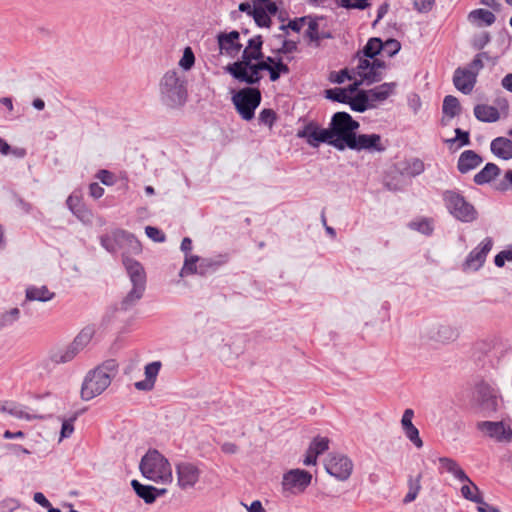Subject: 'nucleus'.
I'll use <instances>...</instances> for the list:
<instances>
[{"label":"nucleus","mask_w":512,"mask_h":512,"mask_svg":"<svg viewBox=\"0 0 512 512\" xmlns=\"http://www.w3.org/2000/svg\"><path fill=\"white\" fill-rule=\"evenodd\" d=\"M455 134H456V137L453 138V139H449L447 140V143H454L456 141H459V146L462 147V146H467L470 144V138H469V132L468 131H463L462 129L460 128H456L455 129Z\"/></svg>","instance_id":"nucleus-60"},{"label":"nucleus","mask_w":512,"mask_h":512,"mask_svg":"<svg viewBox=\"0 0 512 512\" xmlns=\"http://www.w3.org/2000/svg\"><path fill=\"white\" fill-rule=\"evenodd\" d=\"M338 6L345 9L365 10L370 7L369 0H336Z\"/></svg>","instance_id":"nucleus-50"},{"label":"nucleus","mask_w":512,"mask_h":512,"mask_svg":"<svg viewBox=\"0 0 512 512\" xmlns=\"http://www.w3.org/2000/svg\"><path fill=\"white\" fill-rule=\"evenodd\" d=\"M268 72L270 80L275 82L280 78L281 74H288L290 69L281 58H278L277 62L274 65H271Z\"/></svg>","instance_id":"nucleus-45"},{"label":"nucleus","mask_w":512,"mask_h":512,"mask_svg":"<svg viewBox=\"0 0 512 512\" xmlns=\"http://www.w3.org/2000/svg\"><path fill=\"white\" fill-rule=\"evenodd\" d=\"M474 115L477 120L493 123L499 120L500 113L497 108L490 105L478 104L474 107Z\"/></svg>","instance_id":"nucleus-28"},{"label":"nucleus","mask_w":512,"mask_h":512,"mask_svg":"<svg viewBox=\"0 0 512 512\" xmlns=\"http://www.w3.org/2000/svg\"><path fill=\"white\" fill-rule=\"evenodd\" d=\"M95 334L93 326L84 327L71 342L78 351H82L92 340Z\"/></svg>","instance_id":"nucleus-40"},{"label":"nucleus","mask_w":512,"mask_h":512,"mask_svg":"<svg viewBox=\"0 0 512 512\" xmlns=\"http://www.w3.org/2000/svg\"><path fill=\"white\" fill-rule=\"evenodd\" d=\"M120 235V250L122 251V256L124 255V253L125 255L129 256L128 254H139L141 252V243L132 233L122 230Z\"/></svg>","instance_id":"nucleus-26"},{"label":"nucleus","mask_w":512,"mask_h":512,"mask_svg":"<svg viewBox=\"0 0 512 512\" xmlns=\"http://www.w3.org/2000/svg\"><path fill=\"white\" fill-rule=\"evenodd\" d=\"M24 407L14 401H0V412L8 413L17 419L31 420L33 417L24 411Z\"/></svg>","instance_id":"nucleus-34"},{"label":"nucleus","mask_w":512,"mask_h":512,"mask_svg":"<svg viewBox=\"0 0 512 512\" xmlns=\"http://www.w3.org/2000/svg\"><path fill=\"white\" fill-rule=\"evenodd\" d=\"M178 484L186 489L193 487L199 479V470L190 463H180L177 465Z\"/></svg>","instance_id":"nucleus-20"},{"label":"nucleus","mask_w":512,"mask_h":512,"mask_svg":"<svg viewBox=\"0 0 512 512\" xmlns=\"http://www.w3.org/2000/svg\"><path fill=\"white\" fill-rule=\"evenodd\" d=\"M165 86V102L171 108L182 107L188 97L186 81L176 71H168L163 77Z\"/></svg>","instance_id":"nucleus-7"},{"label":"nucleus","mask_w":512,"mask_h":512,"mask_svg":"<svg viewBox=\"0 0 512 512\" xmlns=\"http://www.w3.org/2000/svg\"><path fill=\"white\" fill-rule=\"evenodd\" d=\"M262 45L263 40L260 35L254 36L251 39H249L246 48L254 53V55H251L252 58H258L259 60L264 58L262 52Z\"/></svg>","instance_id":"nucleus-47"},{"label":"nucleus","mask_w":512,"mask_h":512,"mask_svg":"<svg viewBox=\"0 0 512 512\" xmlns=\"http://www.w3.org/2000/svg\"><path fill=\"white\" fill-rule=\"evenodd\" d=\"M384 77V72L379 69H376L374 66H371L362 76L361 79L365 82L366 85H371L373 83L380 82Z\"/></svg>","instance_id":"nucleus-51"},{"label":"nucleus","mask_w":512,"mask_h":512,"mask_svg":"<svg viewBox=\"0 0 512 512\" xmlns=\"http://www.w3.org/2000/svg\"><path fill=\"white\" fill-rule=\"evenodd\" d=\"M79 352L80 351H78V349L75 348L72 343H70L67 347L63 349H58L56 351L51 352L50 359L55 364H64L72 361Z\"/></svg>","instance_id":"nucleus-32"},{"label":"nucleus","mask_w":512,"mask_h":512,"mask_svg":"<svg viewBox=\"0 0 512 512\" xmlns=\"http://www.w3.org/2000/svg\"><path fill=\"white\" fill-rule=\"evenodd\" d=\"M413 417L414 411L410 408L406 409L401 418V427L406 438L419 449L423 447V441L420 438L418 428L412 422Z\"/></svg>","instance_id":"nucleus-19"},{"label":"nucleus","mask_w":512,"mask_h":512,"mask_svg":"<svg viewBox=\"0 0 512 512\" xmlns=\"http://www.w3.org/2000/svg\"><path fill=\"white\" fill-rule=\"evenodd\" d=\"M325 97L329 100L348 104V101L350 100V95L348 94V90L345 88H332L327 89L325 91Z\"/></svg>","instance_id":"nucleus-44"},{"label":"nucleus","mask_w":512,"mask_h":512,"mask_svg":"<svg viewBox=\"0 0 512 512\" xmlns=\"http://www.w3.org/2000/svg\"><path fill=\"white\" fill-rule=\"evenodd\" d=\"M142 475L157 482L160 479V453L157 449H149L142 457L140 465Z\"/></svg>","instance_id":"nucleus-16"},{"label":"nucleus","mask_w":512,"mask_h":512,"mask_svg":"<svg viewBox=\"0 0 512 512\" xmlns=\"http://www.w3.org/2000/svg\"><path fill=\"white\" fill-rule=\"evenodd\" d=\"M442 200L447 211L457 220L469 223L477 219L475 207L457 190H445Z\"/></svg>","instance_id":"nucleus-4"},{"label":"nucleus","mask_w":512,"mask_h":512,"mask_svg":"<svg viewBox=\"0 0 512 512\" xmlns=\"http://www.w3.org/2000/svg\"><path fill=\"white\" fill-rule=\"evenodd\" d=\"M491 152L503 160L512 159V140L506 137H497L491 141Z\"/></svg>","instance_id":"nucleus-24"},{"label":"nucleus","mask_w":512,"mask_h":512,"mask_svg":"<svg viewBox=\"0 0 512 512\" xmlns=\"http://www.w3.org/2000/svg\"><path fill=\"white\" fill-rule=\"evenodd\" d=\"M329 448V439L327 437L317 436L309 445V449L317 456L324 453Z\"/></svg>","instance_id":"nucleus-48"},{"label":"nucleus","mask_w":512,"mask_h":512,"mask_svg":"<svg viewBox=\"0 0 512 512\" xmlns=\"http://www.w3.org/2000/svg\"><path fill=\"white\" fill-rule=\"evenodd\" d=\"M476 83V73L467 68H457L453 75V84L463 94H470Z\"/></svg>","instance_id":"nucleus-18"},{"label":"nucleus","mask_w":512,"mask_h":512,"mask_svg":"<svg viewBox=\"0 0 512 512\" xmlns=\"http://www.w3.org/2000/svg\"><path fill=\"white\" fill-rule=\"evenodd\" d=\"M240 34L238 31H230L229 33L221 32L217 35V42L220 54L226 55L230 58L238 56L242 49V44L239 41Z\"/></svg>","instance_id":"nucleus-15"},{"label":"nucleus","mask_w":512,"mask_h":512,"mask_svg":"<svg viewBox=\"0 0 512 512\" xmlns=\"http://www.w3.org/2000/svg\"><path fill=\"white\" fill-rule=\"evenodd\" d=\"M475 396L481 410L489 415L495 412L498 407V399L494 389L487 383H479L475 389Z\"/></svg>","instance_id":"nucleus-14"},{"label":"nucleus","mask_w":512,"mask_h":512,"mask_svg":"<svg viewBox=\"0 0 512 512\" xmlns=\"http://www.w3.org/2000/svg\"><path fill=\"white\" fill-rule=\"evenodd\" d=\"M123 266L132 283V289L120 302V310L127 311L133 307L143 296L146 288V272L142 264L135 259L123 255Z\"/></svg>","instance_id":"nucleus-2"},{"label":"nucleus","mask_w":512,"mask_h":512,"mask_svg":"<svg viewBox=\"0 0 512 512\" xmlns=\"http://www.w3.org/2000/svg\"><path fill=\"white\" fill-rule=\"evenodd\" d=\"M160 370V361L152 362L145 367V379L134 384L140 391H150L155 384L156 377Z\"/></svg>","instance_id":"nucleus-23"},{"label":"nucleus","mask_w":512,"mask_h":512,"mask_svg":"<svg viewBox=\"0 0 512 512\" xmlns=\"http://www.w3.org/2000/svg\"><path fill=\"white\" fill-rule=\"evenodd\" d=\"M395 87V82H386L368 90L367 92L369 94L371 101L381 102L386 100L393 93Z\"/></svg>","instance_id":"nucleus-36"},{"label":"nucleus","mask_w":512,"mask_h":512,"mask_svg":"<svg viewBox=\"0 0 512 512\" xmlns=\"http://www.w3.org/2000/svg\"><path fill=\"white\" fill-rule=\"evenodd\" d=\"M230 75L239 82H243L248 85L259 84L262 79L261 72L259 71L256 63H250L248 66H245V68L235 71Z\"/></svg>","instance_id":"nucleus-21"},{"label":"nucleus","mask_w":512,"mask_h":512,"mask_svg":"<svg viewBox=\"0 0 512 512\" xmlns=\"http://www.w3.org/2000/svg\"><path fill=\"white\" fill-rule=\"evenodd\" d=\"M131 486L133 487L137 496L142 498L147 504L153 503L160 495V490L156 487L143 485L137 480H132Z\"/></svg>","instance_id":"nucleus-27"},{"label":"nucleus","mask_w":512,"mask_h":512,"mask_svg":"<svg viewBox=\"0 0 512 512\" xmlns=\"http://www.w3.org/2000/svg\"><path fill=\"white\" fill-rule=\"evenodd\" d=\"M493 246V240L486 237L476 248H474L467 256L464 266L468 269L477 271L480 269Z\"/></svg>","instance_id":"nucleus-17"},{"label":"nucleus","mask_w":512,"mask_h":512,"mask_svg":"<svg viewBox=\"0 0 512 512\" xmlns=\"http://www.w3.org/2000/svg\"><path fill=\"white\" fill-rule=\"evenodd\" d=\"M297 137L305 139L311 147H318L321 143H327L342 150V146L336 144L329 128H321L318 123L310 121L304 127L297 131Z\"/></svg>","instance_id":"nucleus-8"},{"label":"nucleus","mask_w":512,"mask_h":512,"mask_svg":"<svg viewBox=\"0 0 512 512\" xmlns=\"http://www.w3.org/2000/svg\"><path fill=\"white\" fill-rule=\"evenodd\" d=\"M481 163L482 158L480 155L473 150H466L459 156L457 168L464 174L477 168Z\"/></svg>","instance_id":"nucleus-25"},{"label":"nucleus","mask_w":512,"mask_h":512,"mask_svg":"<svg viewBox=\"0 0 512 512\" xmlns=\"http://www.w3.org/2000/svg\"><path fill=\"white\" fill-rule=\"evenodd\" d=\"M298 44L294 40L284 39L279 49L275 50L274 53L278 54H290L297 51Z\"/></svg>","instance_id":"nucleus-61"},{"label":"nucleus","mask_w":512,"mask_h":512,"mask_svg":"<svg viewBox=\"0 0 512 512\" xmlns=\"http://www.w3.org/2000/svg\"><path fill=\"white\" fill-rule=\"evenodd\" d=\"M381 49H383V41L377 37L370 38L363 47L362 54L364 57L373 59L378 54H381Z\"/></svg>","instance_id":"nucleus-42"},{"label":"nucleus","mask_w":512,"mask_h":512,"mask_svg":"<svg viewBox=\"0 0 512 512\" xmlns=\"http://www.w3.org/2000/svg\"><path fill=\"white\" fill-rule=\"evenodd\" d=\"M311 19L310 17H300L290 20L287 25H281L280 29L286 31L287 29H291L294 32H300L302 27L305 25L306 21Z\"/></svg>","instance_id":"nucleus-57"},{"label":"nucleus","mask_w":512,"mask_h":512,"mask_svg":"<svg viewBox=\"0 0 512 512\" xmlns=\"http://www.w3.org/2000/svg\"><path fill=\"white\" fill-rule=\"evenodd\" d=\"M443 114L449 119L454 118L461 112V105L459 100L452 95L445 96L442 105Z\"/></svg>","instance_id":"nucleus-39"},{"label":"nucleus","mask_w":512,"mask_h":512,"mask_svg":"<svg viewBox=\"0 0 512 512\" xmlns=\"http://www.w3.org/2000/svg\"><path fill=\"white\" fill-rule=\"evenodd\" d=\"M500 174V168L494 163H487L478 173L474 176V182L477 185H484L490 183Z\"/></svg>","instance_id":"nucleus-30"},{"label":"nucleus","mask_w":512,"mask_h":512,"mask_svg":"<svg viewBox=\"0 0 512 512\" xmlns=\"http://www.w3.org/2000/svg\"><path fill=\"white\" fill-rule=\"evenodd\" d=\"M259 123L272 128L277 120V114L273 109L265 108L259 113Z\"/></svg>","instance_id":"nucleus-54"},{"label":"nucleus","mask_w":512,"mask_h":512,"mask_svg":"<svg viewBox=\"0 0 512 512\" xmlns=\"http://www.w3.org/2000/svg\"><path fill=\"white\" fill-rule=\"evenodd\" d=\"M55 293L50 292L46 286H30L26 289V300L47 302L53 299Z\"/></svg>","instance_id":"nucleus-37"},{"label":"nucleus","mask_w":512,"mask_h":512,"mask_svg":"<svg viewBox=\"0 0 512 512\" xmlns=\"http://www.w3.org/2000/svg\"><path fill=\"white\" fill-rule=\"evenodd\" d=\"M461 487V495L471 502H479L481 492L478 486L470 479V482H464Z\"/></svg>","instance_id":"nucleus-43"},{"label":"nucleus","mask_w":512,"mask_h":512,"mask_svg":"<svg viewBox=\"0 0 512 512\" xmlns=\"http://www.w3.org/2000/svg\"><path fill=\"white\" fill-rule=\"evenodd\" d=\"M122 229L114 230L111 233L104 234L100 237L101 246L110 253L120 251Z\"/></svg>","instance_id":"nucleus-33"},{"label":"nucleus","mask_w":512,"mask_h":512,"mask_svg":"<svg viewBox=\"0 0 512 512\" xmlns=\"http://www.w3.org/2000/svg\"><path fill=\"white\" fill-rule=\"evenodd\" d=\"M229 260L227 253L217 254L211 257L186 256L180 275L182 277L198 274L205 276L216 272Z\"/></svg>","instance_id":"nucleus-3"},{"label":"nucleus","mask_w":512,"mask_h":512,"mask_svg":"<svg viewBox=\"0 0 512 512\" xmlns=\"http://www.w3.org/2000/svg\"><path fill=\"white\" fill-rule=\"evenodd\" d=\"M251 55H254V53L252 51H250L249 49L245 48L242 52L241 60H238L232 64H229L226 67V71L229 74H232L235 71L245 68V66H248V64L253 63V61L259 60L258 58H252Z\"/></svg>","instance_id":"nucleus-41"},{"label":"nucleus","mask_w":512,"mask_h":512,"mask_svg":"<svg viewBox=\"0 0 512 512\" xmlns=\"http://www.w3.org/2000/svg\"><path fill=\"white\" fill-rule=\"evenodd\" d=\"M431 337L442 343L453 342L459 337V331L451 325L441 324L438 325L436 332Z\"/></svg>","instance_id":"nucleus-31"},{"label":"nucleus","mask_w":512,"mask_h":512,"mask_svg":"<svg viewBox=\"0 0 512 512\" xmlns=\"http://www.w3.org/2000/svg\"><path fill=\"white\" fill-rule=\"evenodd\" d=\"M312 475L305 470L293 469L283 475L282 487L291 493L303 492L311 483Z\"/></svg>","instance_id":"nucleus-10"},{"label":"nucleus","mask_w":512,"mask_h":512,"mask_svg":"<svg viewBox=\"0 0 512 512\" xmlns=\"http://www.w3.org/2000/svg\"><path fill=\"white\" fill-rule=\"evenodd\" d=\"M505 261H512V250H503L494 258V263L497 267H503Z\"/></svg>","instance_id":"nucleus-63"},{"label":"nucleus","mask_w":512,"mask_h":512,"mask_svg":"<svg viewBox=\"0 0 512 512\" xmlns=\"http://www.w3.org/2000/svg\"><path fill=\"white\" fill-rule=\"evenodd\" d=\"M20 317V310L18 308H12L9 311L0 313V330L11 326Z\"/></svg>","instance_id":"nucleus-46"},{"label":"nucleus","mask_w":512,"mask_h":512,"mask_svg":"<svg viewBox=\"0 0 512 512\" xmlns=\"http://www.w3.org/2000/svg\"><path fill=\"white\" fill-rule=\"evenodd\" d=\"M401 49V44L396 39H388L383 42V49H381V54L387 57H393L396 55Z\"/></svg>","instance_id":"nucleus-52"},{"label":"nucleus","mask_w":512,"mask_h":512,"mask_svg":"<svg viewBox=\"0 0 512 512\" xmlns=\"http://www.w3.org/2000/svg\"><path fill=\"white\" fill-rule=\"evenodd\" d=\"M435 0H413L414 9L420 13H427L431 11Z\"/></svg>","instance_id":"nucleus-62"},{"label":"nucleus","mask_w":512,"mask_h":512,"mask_svg":"<svg viewBox=\"0 0 512 512\" xmlns=\"http://www.w3.org/2000/svg\"><path fill=\"white\" fill-rule=\"evenodd\" d=\"M359 127V122L347 112H336L329 124L334 142L341 145L342 150L347 147L348 139L355 135Z\"/></svg>","instance_id":"nucleus-5"},{"label":"nucleus","mask_w":512,"mask_h":512,"mask_svg":"<svg viewBox=\"0 0 512 512\" xmlns=\"http://www.w3.org/2000/svg\"><path fill=\"white\" fill-rule=\"evenodd\" d=\"M357 64L353 70L354 74H357L360 78L364 75V73L372 66V59L364 57L362 55H357Z\"/></svg>","instance_id":"nucleus-55"},{"label":"nucleus","mask_w":512,"mask_h":512,"mask_svg":"<svg viewBox=\"0 0 512 512\" xmlns=\"http://www.w3.org/2000/svg\"><path fill=\"white\" fill-rule=\"evenodd\" d=\"M261 92L258 88L246 87L240 89L232 97V102L241 118L250 121L255 116V110L261 103Z\"/></svg>","instance_id":"nucleus-6"},{"label":"nucleus","mask_w":512,"mask_h":512,"mask_svg":"<svg viewBox=\"0 0 512 512\" xmlns=\"http://www.w3.org/2000/svg\"><path fill=\"white\" fill-rule=\"evenodd\" d=\"M347 148L357 152H367L370 154L383 153L388 147V141L383 140L382 136L376 133L357 134L348 139Z\"/></svg>","instance_id":"nucleus-9"},{"label":"nucleus","mask_w":512,"mask_h":512,"mask_svg":"<svg viewBox=\"0 0 512 512\" xmlns=\"http://www.w3.org/2000/svg\"><path fill=\"white\" fill-rule=\"evenodd\" d=\"M350 108L356 112H365L367 109L374 107L367 91L361 90L354 97L350 96L348 101Z\"/></svg>","instance_id":"nucleus-35"},{"label":"nucleus","mask_w":512,"mask_h":512,"mask_svg":"<svg viewBox=\"0 0 512 512\" xmlns=\"http://www.w3.org/2000/svg\"><path fill=\"white\" fill-rule=\"evenodd\" d=\"M405 170L409 176L415 177L424 172L425 166L422 160L413 158L407 163Z\"/></svg>","instance_id":"nucleus-53"},{"label":"nucleus","mask_w":512,"mask_h":512,"mask_svg":"<svg viewBox=\"0 0 512 512\" xmlns=\"http://www.w3.org/2000/svg\"><path fill=\"white\" fill-rule=\"evenodd\" d=\"M118 364L114 359H108L95 369L89 371L82 383L81 398L89 401L102 394L116 376Z\"/></svg>","instance_id":"nucleus-1"},{"label":"nucleus","mask_w":512,"mask_h":512,"mask_svg":"<svg viewBox=\"0 0 512 512\" xmlns=\"http://www.w3.org/2000/svg\"><path fill=\"white\" fill-rule=\"evenodd\" d=\"M440 472H447L453 475V477L461 482H470L469 476L465 473V471L459 466V464L452 458L449 457H440Z\"/></svg>","instance_id":"nucleus-22"},{"label":"nucleus","mask_w":512,"mask_h":512,"mask_svg":"<svg viewBox=\"0 0 512 512\" xmlns=\"http://www.w3.org/2000/svg\"><path fill=\"white\" fill-rule=\"evenodd\" d=\"M195 63V55L191 47L187 46L184 51L182 58L179 60V66L184 71H189Z\"/></svg>","instance_id":"nucleus-49"},{"label":"nucleus","mask_w":512,"mask_h":512,"mask_svg":"<svg viewBox=\"0 0 512 512\" xmlns=\"http://www.w3.org/2000/svg\"><path fill=\"white\" fill-rule=\"evenodd\" d=\"M409 227L424 235H430L433 232V226L428 219L413 221L409 224Z\"/></svg>","instance_id":"nucleus-56"},{"label":"nucleus","mask_w":512,"mask_h":512,"mask_svg":"<svg viewBox=\"0 0 512 512\" xmlns=\"http://www.w3.org/2000/svg\"><path fill=\"white\" fill-rule=\"evenodd\" d=\"M483 59H489L487 52L478 53L471 61L467 69L472 70L477 74L484 66Z\"/></svg>","instance_id":"nucleus-59"},{"label":"nucleus","mask_w":512,"mask_h":512,"mask_svg":"<svg viewBox=\"0 0 512 512\" xmlns=\"http://www.w3.org/2000/svg\"><path fill=\"white\" fill-rule=\"evenodd\" d=\"M328 79L332 83L342 84L347 79L352 80L353 76L349 73L348 69H342L340 71H332Z\"/></svg>","instance_id":"nucleus-58"},{"label":"nucleus","mask_w":512,"mask_h":512,"mask_svg":"<svg viewBox=\"0 0 512 512\" xmlns=\"http://www.w3.org/2000/svg\"><path fill=\"white\" fill-rule=\"evenodd\" d=\"M278 11L276 3L272 0H254L252 17L259 27H269L271 24L270 16Z\"/></svg>","instance_id":"nucleus-13"},{"label":"nucleus","mask_w":512,"mask_h":512,"mask_svg":"<svg viewBox=\"0 0 512 512\" xmlns=\"http://www.w3.org/2000/svg\"><path fill=\"white\" fill-rule=\"evenodd\" d=\"M498 190L508 191L512 190V170H507L504 175V179L498 184Z\"/></svg>","instance_id":"nucleus-64"},{"label":"nucleus","mask_w":512,"mask_h":512,"mask_svg":"<svg viewBox=\"0 0 512 512\" xmlns=\"http://www.w3.org/2000/svg\"><path fill=\"white\" fill-rule=\"evenodd\" d=\"M326 471L340 481L347 480L353 469L352 461L345 455H330L325 463Z\"/></svg>","instance_id":"nucleus-11"},{"label":"nucleus","mask_w":512,"mask_h":512,"mask_svg":"<svg viewBox=\"0 0 512 512\" xmlns=\"http://www.w3.org/2000/svg\"><path fill=\"white\" fill-rule=\"evenodd\" d=\"M468 19L479 26H490L495 22L496 17L491 11L480 8L472 10L468 15Z\"/></svg>","instance_id":"nucleus-38"},{"label":"nucleus","mask_w":512,"mask_h":512,"mask_svg":"<svg viewBox=\"0 0 512 512\" xmlns=\"http://www.w3.org/2000/svg\"><path fill=\"white\" fill-rule=\"evenodd\" d=\"M477 429L497 442L512 441V429L502 421H481L477 423Z\"/></svg>","instance_id":"nucleus-12"},{"label":"nucleus","mask_w":512,"mask_h":512,"mask_svg":"<svg viewBox=\"0 0 512 512\" xmlns=\"http://www.w3.org/2000/svg\"><path fill=\"white\" fill-rule=\"evenodd\" d=\"M305 37L309 39L310 43H313L315 47L320 46V42L323 39L331 38V34L329 32H320L319 24L316 19H309L308 27L305 31Z\"/></svg>","instance_id":"nucleus-29"}]
</instances>
